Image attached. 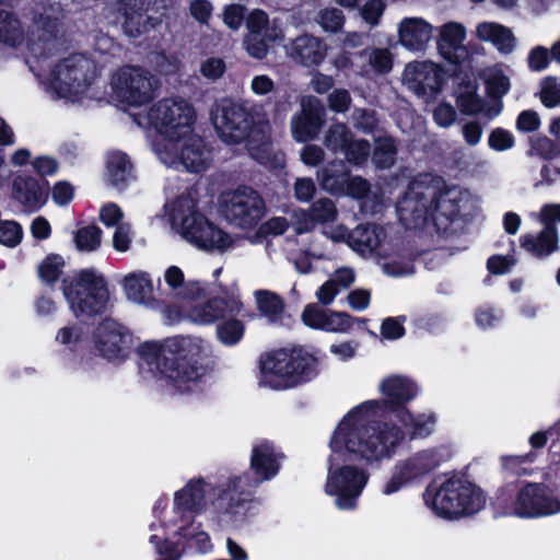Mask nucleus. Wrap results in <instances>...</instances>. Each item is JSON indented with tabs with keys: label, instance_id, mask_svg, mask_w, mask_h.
<instances>
[{
	"label": "nucleus",
	"instance_id": "1",
	"mask_svg": "<svg viewBox=\"0 0 560 560\" xmlns=\"http://www.w3.org/2000/svg\"><path fill=\"white\" fill-rule=\"evenodd\" d=\"M365 423L366 419L345 415L329 441L324 491L341 511L357 509L371 477L368 466L378 467L398 453L400 434L396 429L375 431Z\"/></svg>",
	"mask_w": 560,
	"mask_h": 560
},
{
	"label": "nucleus",
	"instance_id": "2",
	"mask_svg": "<svg viewBox=\"0 0 560 560\" xmlns=\"http://www.w3.org/2000/svg\"><path fill=\"white\" fill-rule=\"evenodd\" d=\"M247 478L230 477L212 482L202 477L191 478L175 491L173 506L167 510V500L159 499L153 506V522L158 524L185 522L194 515L209 513L210 520L219 525H236L245 520L250 500L240 497Z\"/></svg>",
	"mask_w": 560,
	"mask_h": 560
},
{
	"label": "nucleus",
	"instance_id": "3",
	"mask_svg": "<svg viewBox=\"0 0 560 560\" xmlns=\"http://www.w3.org/2000/svg\"><path fill=\"white\" fill-rule=\"evenodd\" d=\"M138 355L173 393L201 392L211 378L212 348L199 337L176 336L163 342L145 341Z\"/></svg>",
	"mask_w": 560,
	"mask_h": 560
},
{
	"label": "nucleus",
	"instance_id": "4",
	"mask_svg": "<svg viewBox=\"0 0 560 560\" xmlns=\"http://www.w3.org/2000/svg\"><path fill=\"white\" fill-rule=\"evenodd\" d=\"M425 505L438 516L458 520L479 513L487 504L485 491L462 477L431 482L424 493Z\"/></svg>",
	"mask_w": 560,
	"mask_h": 560
},
{
	"label": "nucleus",
	"instance_id": "5",
	"mask_svg": "<svg viewBox=\"0 0 560 560\" xmlns=\"http://www.w3.org/2000/svg\"><path fill=\"white\" fill-rule=\"evenodd\" d=\"M378 392L384 397L383 399H371L359 404L351 408L346 415H352L357 418L366 419L365 427L370 430H383L384 428H394L399 434L400 439L397 443V451L405 441V433L397 424L387 421L377 420L378 417L390 412L393 416L400 407H406V404L415 399L419 394L417 383L406 375L392 374L381 380L378 384Z\"/></svg>",
	"mask_w": 560,
	"mask_h": 560
},
{
	"label": "nucleus",
	"instance_id": "6",
	"mask_svg": "<svg viewBox=\"0 0 560 560\" xmlns=\"http://www.w3.org/2000/svg\"><path fill=\"white\" fill-rule=\"evenodd\" d=\"M498 516L536 520L560 514V488L526 483L502 489L495 500Z\"/></svg>",
	"mask_w": 560,
	"mask_h": 560
},
{
	"label": "nucleus",
	"instance_id": "7",
	"mask_svg": "<svg viewBox=\"0 0 560 560\" xmlns=\"http://www.w3.org/2000/svg\"><path fill=\"white\" fill-rule=\"evenodd\" d=\"M315 358L304 350H278L261 355L260 387L284 390L310 381L315 375Z\"/></svg>",
	"mask_w": 560,
	"mask_h": 560
},
{
	"label": "nucleus",
	"instance_id": "8",
	"mask_svg": "<svg viewBox=\"0 0 560 560\" xmlns=\"http://www.w3.org/2000/svg\"><path fill=\"white\" fill-rule=\"evenodd\" d=\"M195 208V200L190 196L176 198L170 213L172 226L199 248L223 250L229 247L231 237Z\"/></svg>",
	"mask_w": 560,
	"mask_h": 560
},
{
	"label": "nucleus",
	"instance_id": "9",
	"mask_svg": "<svg viewBox=\"0 0 560 560\" xmlns=\"http://www.w3.org/2000/svg\"><path fill=\"white\" fill-rule=\"evenodd\" d=\"M63 295L74 313L101 315L109 311V290L103 276L84 269L62 280Z\"/></svg>",
	"mask_w": 560,
	"mask_h": 560
},
{
	"label": "nucleus",
	"instance_id": "10",
	"mask_svg": "<svg viewBox=\"0 0 560 560\" xmlns=\"http://www.w3.org/2000/svg\"><path fill=\"white\" fill-rule=\"evenodd\" d=\"M63 34L59 3H36L27 34L30 52L37 58L55 54L63 45Z\"/></svg>",
	"mask_w": 560,
	"mask_h": 560
},
{
	"label": "nucleus",
	"instance_id": "11",
	"mask_svg": "<svg viewBox=\"0 0 560 560\" xmlns=\"http://www.w3.org/2000/svg\"><path fill=\"white\" fill-rule=\"evenodd\" d=\"M151 535L149 537L150 544L154 545L158 558L155 560H178L180 551L177 546L171 541L172 538L177 537L178 541L184 539L191 542L199 552H208L211 550L212 545L209 535L201 530V525L196 523L195 520L185 522H175L166 524H158L151 522L149 525Z\"/></svg>",
	"mask_w": 560,
	"mask_h": 560
},
{
	"label": "nucleus",
	"instance_id": "12",
	"mask_svg": "<svg viewBox=\"0 0 560 560\" xmlns=\"http://www.w3.org/2000/svg\"><path fill=\"white\" fill-rule=\"evenodd\" d=\"M212 121L220 138L226 143L236 144L246 139L249 143H265L268 140L269 126H254L252 114L240 104L223 102L212 113Z\"/></svg>",
	"mask_w": 560,
	"mask_h": 560
},
{
	"label": "nucleus",
	"instance_id": "13",
	"mask_svg": "<svg viewBox=\"0 0 560 560\" xmlns=\"http://www.w3.org/2000/svg\"><path fill=\"white\" fill-rule=\"evenodd\" d=\"M442 185V178L429 174L411 182L408 191L397 203L399 220L407 229L421 228L429 218L433 220V203Z\"/></svg>",
	"mask_w": 560,
	"mask_h": 560
},
{
	"label": "nucleus",
	"instance_id": "14",
	"mask_svg": "<svg viewBox=\"0 0 560 560\" xmlns=\"http://www.w3.org/2000/svg\"><path fill=\"white\" fill-rule=\"evenodd\" d=\"M448 451L443 447H430L418 451L410 456L395 463L388 479L381 487L383 495H393L412 481L418 480L436 469L447 460Z\"/></svg>",
	"mask_w": 560,
	"mask_h": 560
},
{
	"label": "nucleus",
	"instance_id": "15",
	"mask_svg": "<svg viewBox=\"0 0 560 560\" xmlns=\"http://www.w3.org/2000/svg\"><path fill=\"white\" fill-rule=\"evenodd\" d=\"M97 77L98 70L93 59L73 54L54 68L49 86L58 97L70 98L83 93Z\"/></svg>",
	"mask_w": 560,
	"mask_h": 560
},
{
	"label": "nucleus",
	"instance_id": "16",
	"mask_svg": "<svg viewBox=\"0 0 560 560\" xmlns=\"http://www.w3.org/2000/svg\"><path fill=\"white\" fill-rule=\"evenodd\" d=\"M113 88L121 102L141 106L155 97L160 80L147 69L128 66L117 71Z\"/></svg>",
	"mask_w": 560,
	"mask_h": 560
},
{
	"label": "nucleus",
	"instance_id": "17",
	"mask_svg": "<svg viewBox=\"0 0 560 560\" xmlns=\"http://www.w3.org/2000/svg\"><path fill=\"white\" fill-rule=\"evenodd\" d=\"M221 211L231 224L241 229H250L264 218L266 206L256 190L242 186L223 196Z\"/></svg>",
	"mask_w": 560,
	"mask_h": 560
},
{
	"label": "nucleus",
	"instance_id": "18",
	"mask_svg": "<svg viewBox=\"0 0 560 560\" xmlns=\"http://www.w3.org/2000/svg\"><path fill=\"white\" fill-rule=\"evenodd\" d=\"M149 119L161 136L185 137L190 131L194 108L182 98H165L149 112Z\"/></svg>",
	"mask_w": 560,
	"mask_h": 560
},
{
	"label": "nucleus",
	"instance_id": "19",
	"mask_svg": "<svg viewBox=\"0 0 560 560\" xmlns=\"http://www.w3.org/2000/svg\"><path fill=\"white\" fill-rule=\"evenodd\" d=\"M93 342L104 359L121 363L129 357L135 345V337L128 328L114 318L105 317L93 332Z\"/></svg>",
	"mask_w": 560,
	"mask_h": 560
},
{
	"label": "nucleus",
	"instance_id": "20",
	"mask_svg": "<svg viewBox=\"0 0 560 560\" xmlns=\"http://www.w3.org/2000/svg\"><path fill=\"white\" fill-rule=\"evenodd\" d=\"M439 187L433 203V223L439 232L447 233L453 221L462 215H471L476 209L472 196L467 190L456 187L442 189Z\"/></svg>",
	"mask_w": 560,
	"mask_h": 560
},
{
	"label": "nucleus",
	"instance_id": "21",
	"mask_svg": "<svg viewBox=\"0 0 560 560\" xmlns=\"http://www.w3.org/2000/svg\"><path fill=\"white\" fill-rule=\"evenodd\" d=\"M283 454L269 441H260L253 446L250 455V469L254 478L248 476L244 488L238 491L240 497H246L250 500L249 488L272 479L280 470Z\"/></svg>",
	"mask_w": 560,
	"mask_h": 560
},
{
	"label": "nucleus",
	"instance_id": "22",
	"mask_svg": "<svg viewBox=\"0 0 560 560\" xmlns=\"http://www.w3.org/2000/svg\"><path fill=\"white\" fill-rule=\"evenodd\" d=\"M300 105V112L291 118V133L295 141L308 142L320 133L326 121V108L315 96L302 97Z\"/></svg>",
	"mask_w": 560,
	"mask_h": 560
},
{
	"label": "nucleus",
	"instance_id": "23",
	"mask_svg": "<svg viewBox=\"0 0 560 560\" xmlns=\"http://www.w3.org/2000/svg\"><path fill=\"white\" fill-rule=\"evenodd\" d=\"M402 84L419 97H433L442 86V74L432 61H412L406 65Z\"/></svg>",
	"mask_w": 560,
	"mask_h": 560
},
{
	"label": "nucleus",
	"instance_id": "24",
	"mask_svg": "<svg viewBox=\"0 0 560 560\" xmlns=\"http://www.w3.org/2000/svg\"><path fill=\"white\" fill-rule=\"evenodd\" d=\"M477 89L475 79L462 80L455 88L456 104L462 114L469 116L482 114L488 118L497 116L501 112V102L490 104L477 94Z\"/></svg>",
	"mask_w": 560,
	"mask_h": 560
},
{
	"label": "nucleus",
	"instance_id": "25",
	"mask_svg": "<svg viewBox=\"0 0 560 560\" xmlns=\"http://www.w3.org/2000/svg\"><path fill=\"white\" fill-rule=\"evenodd\" d=\"M465 27L456 22H448L440 30L438 50L452 65H460L468 59L469 52L464 45Z\"/></svg>",
	"mask_w": 560,
	"mask_h": 560
},
{
	"label": "nucleus",
	"instance_id": "26",
	"mask_svg": "<svg viewBox=\"0 0 560 560\" xmlns=\"http://www.w3.org/2000/svg\"><path fill=\"white\" fill-rule=\"evenodd\" d=\"M433 26L421 18H406L398 25V42L410 51H423L431 37Z\"/></svg>",
	"mask_w": 560,
	"mask_h": 560
},
{
	"label": "nucleus",
	"instance_id": "27",
	"mask_svg": "<svg viewBox=\"0 0 560 560\" xmlns=\"http://www.w3.org/2000/svg\"><path fill=\"white\" fill-rule=\"evenodd\" d=\"M395 419L401 424L404 433L410 439H424L431 435L438 422L436 415L431 410L413 413L407 407L397 409Z\"/></svg>",
	"mask_w": 560,
	"mask_h": 560
},
{
	"label": "nucleus",
	"instance_id": "28",
	"mask_svg": "<svg viewBox=\"0 0 560 560\" xmlns=\"http://www.w3.org/2000/svg\"><path fill=\"white\" fill-rule=\"evenodd\" d=\"M211 151L199 136L180 137L179 163L188 172L199 173L211 163Z\"/></svg>",
	"mask_w": 560,
	"mask_h": 560
},
{
	"label": "nucleus",
	"instance_id": "29",
	"mask_svg": "<svg viewBox=\"0 0 560 560\" xmlns=\"http://www.w3.org/2000/svg\"><path fill=\"white\" fill-rule=\"evenodd\" d=\"M327 52V46L313 35H301L289 46V56L296 63L305 67L319 65Z\"/></svg>",
	"mask_w": 560,
	"mask_h": 560
},
{
	"label": "nucleus",
	"instance_id": "30",
	"mask_svg": "<svg viewBox=\"0 0 560 560\" xmlns=\"http://www.w3.org/2000/svg\"><path fill=\"white\" fill-rule=\"evenodd\" d=\"M121 284L129 301L158 310L160 301L153 296V283L147 272H131L126 275Z\"/></svg>",
	"mask_w": 560,
	"mask_h": 560
},
{
	"label": "nucleus",
	"instance_id": "31",
	"mask_svg": "<svg viewBox=\"0 0 560 560\" xmlns=\"http://www.w3.org/2000/svg\"><path fill=\"white\" fill-rule=\"evenodd\" d=\"M122 28L128 36L138 37L155 27L158 20L147 14L145 0H122Z\"/></svg>",
	"mask_w": 560,
	"mask_h": 560
},
{
	"label": "nucleus",
	"instance_id": "32",
	"mask_svg": "<svg viewBox=\"0 0 560 560\" xmlns=\"http://www.w3.org/2000/svg\"><path fill=\"white\" fill-rule=\"evenodd\" d=\"M383 230L375 224H361L353 229L347 242L361 255L372 254L381 244Z\"/></svg>",
	"mask_w": 560,
	"mask_h": 560
},
{
	"label": "nucleus",
	"instance_id": "33",
	"mask_svg": "<svg viewBox=\"0 0 560 560\" xmlns=\"http://www.w3.org/2000/svg\"><path fill=\"white\" fill-rule=\"evenodd\" d=\"M477 37L492 43L500 52L510 54L515 46L512 31L501 24L483 22L477 26Z\"/></svg>",
	"mask_w": 560,
	"mask_h": 560
},
{
	"label": "nucleus",
	"instance_id": "34",
	"mask_svg": "<svg viewBox=\"0 0 560 560\" xmlns=\"http://www.w3.org/2000/svg\"><path fill=\"white\" fill-rule=\"evenodd\" d=\"M544 230L537 237L525 235L522 246L537 257L550 255L558 248V233L555 224L544 223Z\"/></svg>",
	"mask_w": 560,
	"mask_h": 560
},
{
	"label": "nucleus",
	"instance_id": "35",
	"mask_svg": "<svg viewBox=\"0 0 560 560\" xmlns=\"http://www.w3.org/2000/svg\"><path fill=\"white\" fill-rule=\"evenodd\" d=\"M12 196L23 206L33 209L40 202L42 189L35 178L28 175H18L12 183Z\"/></svg>",
	"mask_w": 560,
	"mask_h": 560
},
{
	"label": "nucleus",
	"instance_id": "36",
	"mask_svg": "<svg viewBox=\"0 0 560 560\" xmlns=\"http://www.w3.org/2000/svg\"><path fill=\"white\" fill-rule=\"evenodd\" d=\"M248 34L264 37L267 40H279L282 38V30L276 20L270 21L268 14L262 10L252 11L246 19Z\"/></svg>",
	"mask_w": 560,
	"mask_h": 560
},
{
	"label": "nucleus",
	"instance_id": "37",
	"mask_svg": "<svg viewBox=\"0 0 560 560\" xmlns=\"http://www.w3.org/2000/svg\"><path fill=\"white\" fill-rule=\"evenodd\" d=\"M396 140L389 135L374 137V148L371 149L372 162L380 170H388L396 163Z\"/></svg>",
	"mask_w": 560,
	"mask_h": 560
},
{
	"label": "nucleus",
	"instance_id": "38",
	"mask_svg": "<svg viewBox=\"0 0 560 560\" xmlns=\"http://www.w3.org/2000/svg\"><path fill=\"white\" fill-rule=\"evenodd\" d=\"M301 319L311 329L339 334L350 332L355 326L361 327L364 324L352 317H301Z\"/></svg>",
	"mask_w": 560,
	"mask_h": 560
},
{
	"label": "nucleus",
	"instance_id": "39",
	"mask_svg": "<svg viewBox=\"0 0 560 560\" xmlns=\"http://www.w3.org/2000/svg\"><path fill=\"white\" fill-rule=\"evenodd\" d=\"M215 335L224 346L237 345L245 332V324L237 317H215Z\"/></svg>",
	"mask_w": 560,
	"mask_h": 560
},
{
	"label": "nucleus",
	"instance_id": "40",
	"mask_svg": "<svg viewBox=\"0 0 560 560\" xmlns=\"http://www.w3.org/2000/svg\"><path fill=\"white\" fill-rule=\"evenodd\" d=\"M349 170L335 171L330 167H323L317 172V180L320 187L330 194H345Z\"/></svg>",
	"mask_w": 560,
	"mask_h": 560
},
{
	"label": "nucleus",
	"instance_id": "41",
	"mask_svg": "<svg viewBox=\"0 0 560 560\" xmlns=\"http://www.w3.org/2000/svg\"><path fill=\"white\" fill-rule=\"evenodd\" d=\"M23 35L20 20L10 12L0 11V42L16 46L23 40Z\"/></svg>",
	"mask_w": 560,
	"mask_h": 560
},
{
	"label": "nucleus",
	"instance_id": "42",
	"mask_svg": "<svg viewBox=\"0 0 560 560\" xmlns=\"http://www.w3.org/2000/svg\"><path fill=\"white\" fill-rule=\"evenodd\" d=\"M353 132L345 122H334L326 130L323 144L332 153L343 150Z\"/></svg>",
	"mask_w": 560,
	"mask_h": 560
},
{
	"label": "nucleus",
	"instance_id": "43",
	"mask_svg": "<svg viewBox=\"0 0 560 560\" xmlns=\"http://www.w3.org/2000/svg\"><path fill=\"white\" fill-rule=\"evenodd\" d=\"M132 164L122 152H113L108 155L107 170L110 183L115 186L124 184L130 175Z\"/></svg>",
	"mask_w": 560,
	"mask_h": 560
},
{
	"label": "nucleus",
	"instance_id": "44",
	"mask_svg": "<svg viewBox=\"0 0 560 560\" xmlns=\"http://www.w3.org/2000/svg\"><path fill=\"white\" fill-rule=\"evenodd\" d=\"M154 150L160 161L167 166L177 167L179 163L180 138L176 136H163L161 141L154 144Z\"/></svg>",
	"mask_w": 560,
	"mask_h": 560
},
{
	"label": "nucleus",
	"instance_id": "45",
	"mask_svg": "<svg viewBox=\"0 0 560 560\" xmlns=\"http://www.w3.org/2000/svg\"><path fill=\"white\" fill-rule=\"evenodd\" d=\"M341 153L349 164L361 166L371 155V143L365 139L357 138L353 133Z\"/></svg>",
	"mask_w": 560,
	"mask_h": 560
},
{
	"label": "nucleus",
	"instance_id": "46",
	"mask_svg": "<svg viewBox=\"0 0 560 560\" xmlns=\"http://www.w3.org/2000/svg\"><path fill=\"white\" fill-rule=\"evenodd\" d=\"M351 122L355 130L373 135L380 131L377 113L372 108L355 107L351 114Z\"/></svg>",
	"mask_w": 560,
	"mask_h": 560
},
{
	"label": "nucleus",
	"instance_id": "47",
	"mask_svg": "<svg viewBox=\"0 0 560 560\" xmlns=\"http://www.w3.org/2000/svg\"><path fill=\"white\" fill-rule=\"evenodd\" d=\"M165 281L166 283L173 289L177 290L179 288H183L179 292H177V295L183 299H194L200 289L196 283H187L184 284V273L183 271L176 267L172 266L165 271Z\"/></svg>",
	"mask_w": 560,
	"mask_h": 560
},
{
	"label": "nucleus",
	"instance_id": "48",
	"mask_svg": "<svg viewBox=\"0 0 560 560\" xmlns=\"http://www.w3.org/2000/svg\"><path fill=\"white\" fill-rule=\"evenodd\" d=\"M102 231L96 225L79 229L74 235V243L81 252L96 250L101 245Z\"/></svg>",
	"mask_w": 560,
	"mask_h": 560
},
{
	"label": "nucleus",
	"instance_id": "49",
	"mask_svg": "<svg viewBox=\"0 0 560 560\" xmlns=\"http://www.w3.org/2000/svg\"><path fill=\"white\" fill-rule=\"evenodd\" d=\"M315 22L319 24L325 32L338 33L345 25L346 16L340 9L325 8L317 13Z\"/></svg>",
	"mask_w": 560,
	"mask_h": 560
},
{
	"label": "nucleus",
	"instance_id": "50",
	"mask_svg": "<svg viewBox=\"0 0 560 560\" xmlns=\"http://www.w3.org/2000/svg\"><path fill=\"white\" fill-rule=\"evenodd\" d=\"M255 299L262 315H280L284 311L283 300L275 292L259 290L255 292Z\"/></svg>",
	"mask_w": 560,
	"mask_h": 560
},
{
	"label": "nucleus",
	"instance_id": "51",
	"mask_svg": "<svg viewBox=\"0 0 560 560\" xmlns=\"http://www.w3.org/2000/svg\"><path fill=\"white\" fill-rule=\"evenodd\" d=\"M337 209L334 201L329 198H320L315 201L308 210V217L312 221L318 223L332 222L337 218Z\"/></svg>",
	"mask_w": 560,
	"mask_h": 560
},
{
	"label": "nucleus",
	"instance_id": "52",
	"mask_svg": "<svg viewBox=\"0 0 560 560\" xmlns=\"http://www.w3.org/2000/svg\"><path fill=\"white\" fill-rule=\"evenodd\" d=\"M486 88L490 97L488 101L490 104H492V102H501V97L510 89V80L501 71L497 70L488 75L486 80Z\"/></svg>",
	"mask_w": 560,
	"mask_h": 560
},
{
	"label": "nucleus",
	"instance_id": "53",
	"mask_svg": "<svg viewBox=\"0 0 560 560\" xmlns=\"http://www.w3.org/2000/svg\"><path fill=\"white\" fill-rule=\"evenodd\" d=\"M242 306V303L233 298H214L207 302V307L202 315H210L211 313H215L217 315L240 313Z\"/></svg>",
	"mask_w": 560,
	"mask_h": 560
},
{
	"label": "nucleus",
	"instance_id": "54",
	"mask_svg": "<svg viewBox=\"0 0 560 560\" xmlns=\"http://www.w3.org/2000/svg\"><path fill=\"white\" fill-rule=\"evenodd\" d=\"M65 265L63 259L58 255L48 256L39 266L40 278L47 283L56 282Z\"/></svg>",
	"mask_w": 560,
	"mask_h": 560
},
{
	"label": "nucleus",
	"instance_id": "55",
	"mask_svg": "<svg viewBox=\"0 0 560 560\" xmlns=\"http://www.w3.org/2000/svg\"><path fill=\"white\" fill-rule=\"evenodd\" d=\"M385 8L384 0H369L359 9V13L365 23L374 27L380 23Z\"/></svg>",
	"mask_w": 560,
	"mask_h": 560
},
{
	"label": "nucleus",
	"instance_id": "56",
	"mask_svg": "<svg viewBox=\"0 0 560 560\" xmlns=\"http://www.w3.org/2000/svg\"><path fill=\"white\" fill-rule=\"evenodd\" d=\"M369 63L378 73H388L393 68V55L387 48H374L369 54Z\"/></svg>",
	"mask_w": 560,
	"mask_h": 560
},
{
	"label": "nucleus",
	"instance_id": "57",
	"mask_svg": "<svg viewBox=\"0 0 560 560\" xmlns=\"http://www.w3.org/2000/svg\"><path fill=\"white\" fill-rule=\"evenodd\" d=\"M275 42L276 40H267L265 36L260 37L248 33L244 38V45L247 52L256 59L265 58L268 54L270 44Z\"/></svg>",
	"mask_w": 560,
	"mask_h": 560
},
{
	"label": "nucleus",
	"instance_id": "58",
	"mask_svg": "<svg viewBox=\"0 0 560 560\" xmlns=\"http://www.w3.org/2000/svg\"><path fill=\"white\" fill-rule=\"evenodd\" d=\"M327 103L330 110L345 114L350 109L352 97L348 90L336 89L328 95Z\"/></svg>",
	"mask_w": 560,
	"mask_h": 560
},
{
	"label": "nucleus",
	"instance_id": "59",
	"mask_svg": "<svg viewBox=\"0 0 560 560\" xmlns=\"http://www.w3.org/2000/svg\"><path fill=\"white\" fill-rule=\"evenodd\" d=\"M22 238V228L15 221H4L0 224V243L14 247L20 244Z\"/></svg>",
	"mask_w": 560,
	"mask_h": 560
},
{
	"label": "nucleus",
	"instance_id": "60",
	"mask_svg": "<svg viewBox=\"0 0 560 560\" xmlns=\"http://www.w3.org/2000/svg\"><path fill=\"white\" fill-rule=\"evenodd\" d=\"M326 153L324 149L317 144H306L300 154L301 161L312 167L320 165L325 161Z\"/></svg>",
	"mask_w": 560,
	"mask_h": 560
},
{
	"label": "nucleus",
	"instance_id": "61",
	"mask_svg": "<svg viewBox=\"0 0 560 560\" xmlns=\"http://www.w3.org/2000/svg\"><path fill=\"white\" fill-rule=\"evenodd\" d=\"M370 189L371 185L366 179L362 178L361 176L351 177L349 175L345 194L353 198L361 199L370 192Z\"/></svg>",
	"mask_w": 560,
	"mask_h": 560
},
{
	"label": "nucleus",
	"instance_id": "62",
	"mask_svg": "<svg viewBox=\"0 0 560 560\" xmlns=\"http://www.w3.org/2000/svg\"><path fill=\"white\" fill-rule=\"evenodd\" d=\"M246 8L241 4H231L224 10V23L232 30H237L245 19Z\"/></svg>",
	"mask_w": 560,
	"mask_h": 560
},
{
	"label": "nucleus",
	"instance_id": "63",
	"mask_svg": "<svg viewBox=\"0 0 560 560\" xmlns=\"http://www.w3.org/2000/svg\"><path fill=\"white\" fill-rule=\"evenodd\" d=\"M405 334L401 322L397 317H386L381 324V337L398 339Z\"/></svg>",
	"mask_w": 560,
	"mask_h": 560
},
{
	"label": "nucleus",
	"instance_id": "64",
	"mask_svg": "<svg viewBox=\"0 0 560 560\" xmlns=\"http://www.w3.org/2000/svg\"><path fill=\"white\" fill-rule=\"evenodd\" d=\"M532 150L545 160H551L557 156V147L552 140L547 137L537 138L532 142Z\"/></svg>",
	"mask_w": 560,
	"mask_h": 560
}]
</instances>
